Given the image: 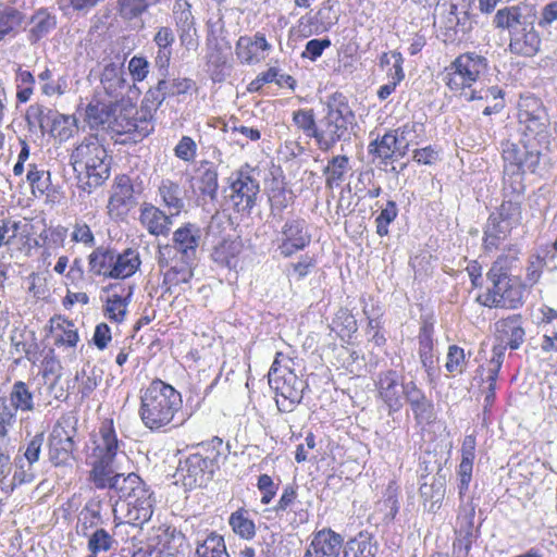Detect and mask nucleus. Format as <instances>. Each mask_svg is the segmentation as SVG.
<instances>
[{"label": "nucleus", "mask_w": 557, "mask_h": 557, "mask_svg": "<svg viewBox=\"0 0 557 557\" xmlns=\"http://www.w3.org/2000/svg\"><path fill=\"white\" fill-rule=\"evenodd\" d=\"M106 488L114 491L119 499L113 506L115 525L143 528L153 513V492L139 475L132 472L115 478Z\"/></svg>", "instance_id": "nucleus-1"}, {"label": "nucleus", "mask_w": 557, "mask_h": 557, "mask_svg": "<svg viewBox=\"0 0 557 557\" xmlns=\"http://www.w3.org/2000/svg\"><path fill=\"white\" fill-rule=\"evenodd\" d=\"M355 124V113L347 98L338 92L330 96L319 119L318 149L329 152L337 143L349 141Z\"/></svg>", "instance_id": "nucleus-2"}, {"label": "nucleus", "mask_w": 557, "mask_h": 557, "mask_svg": "<svg viewBox=\"0 0 557 557\" xmlns=\"http://www.w3.org/2000/svg\"><path fill=\"white\" fill-rule=\"evenodd\" d=\"M70 162L83 189L91 193L110 176L111 159L97 137L89 136L75 147Z\"/></svg>", "instance_id": "nucleus-3"}, {"label": "nucleus", "mask_w": 557, "mask_h": 557, "mask_svg": "<svg viewBox=\"0 0 557 557\" xmlns=\"http://www.w3.org/2000/svg\"><path fill=\"white\" fill-rule=\"evenodd\" d=\"M182 407L181 394L170 384L153 380L140 397L139 416L151 431L166 426Z\"/></svg>", "instance_id": "nucleus-4"}, {"label": "nucleus", "mask_w": 557, "mask_h": 557, "mask_svg": "<svg viewBox=\"0 0 557 557\" xmlns=\"http://www.w3.org/2000/svg\"><path fill=\"white\" fill-rule=\"evenodd\" d=\"M509 252L498 257L487 272V280L492 284L484 300L487 307L516 309L522 305L524 289L516 278L509 276V268L517 259L519 249L513 246Z\"/></svg>", "instance_id": "nucleus-5"}, {"label": "nucleus", "mask_w": 557, "mask_h": 557, "mask_svg": "<svg viewBox=\"0 0 557 557\" xmlns=\"http://www.w3.org/2000/svg\"><path fill=\"white\" fill-rule=\"evenodd\" d=\"M120 451V441L113 429L112 421L101 424L95 440L92 450V469L90 480L97 488H106L115 478L124 475L117 473L113 467L114 460Z\"/></svg>", "instance_id": "nucleus-6"}, {"label": "nucleus", "mask_w": 557, "mask_h": 557, "mask_svg": "<svg viewBox=\"0 0 557 557\" xmlns=\"http://www.w3.org/2000/svg\"><path fill=\"white\" fill-rule=\"evenodd\" d=\"M201 243V228L194 223H185L172 234V243L159 247L160 265L170 262L195 264Z\"/></svg>", "instance_id": "nucleus-7"}, {"label": "nucleus", "mask_w": 557, "mask_h": 557, "mask_svg": "<svg viewBox=\"0 0 557 557\" xmlns=\"http://www.w3.org/2000/svg\"><path fill=\"white\" fill-rule=\"evenodd\" d=\"M519 131L528 141L537 145L548 144L549 116L542 100L533 97H522L518 103Z\"/></svg>", "instance_id": "nucleus-8"}, {"label": "nucleus", "mask_w": 557, "mask_h": 557, "mask_svg": "<svg viewBox=\"0 0 557 557\" xmlns=\"http://www.w3.org/2000/svg\"><path fill=\"white\" fill-rule=\"evenodd\" d=\"M487 67L485 57L476 52H465L445 67L443 81L451 91L461 92L478 82Z\"/></svg>", "instance_id": "nucleus-9"}, {"label": "nucleus", "mask_w": 557, "mask_h": 557, "mask_svg": "<svg viewBox=\"0 0 557 557\" xmlns=\"http://www.w3.org/2000/svg\"><path fill=\"white\" fill-rule=\"evenodd\" d=\"M228 181L225 198L230 207L237 213L249 215L260 193V184L255 176V170L245 164L232 173Z\"/></svg>", "instance_id": "nucleus-10"}, {"label": "nucleus", "mask_w": 557, "mask_h": 557, "mask_svg": "<svg viewBox=\"0 0 557 557\" xmlns=\"http://www.w3.org/2000/svg\"><path fill=\"white\" fill-rule=\"evenodd\" d=\"M219 469V454L209 449L207 454L200 450L190 454L180 461L177 474L188 488L206 486Z\"/></svg>", "instance_id": "nucleus-11"}, {"label": "nucleus", "mask_w": 557, "mask_h": 557, "mask_svg": "<svg viewBox=\"0 0 557 557\" xmlns=\"http://www.w3.org/2000/svg\"><path fill=\"white\" fill-rule=\"evenodd\" d=\"M311 243V233L307 221L299 216L288 218L280 232L278 251L284 258H289L304 250Z\"/></svg>", "instance_id": "nucleus-12"}, {"label": "nucleus", "mask_w": 557, "mask_h": 557, "mask_svg": "<svg viewBox=\"0 0 557 557\" xmlns=\"http://www.w3.org/2000/svg\"><path fill=\"white\" fill-rule=\"evenodd\" d=\"M396 370H385L377 374L375 387L379 398L387 406L388 414L398 412L404 406L407 382Z\"/></svg>", "instance_id": "nucleus-13"}, {"label": "nucleus", "mask_w": 557, "mask_h": 557, "mask_svg": "<svg viewBox=\"0 0 557 557\" xmlns=\"http://www.w3.org/2000/svg\"><path fill=\"white\" fill-rule=\"evenodd\" d=\"M269 384L276 391V406L282 412H292L302 399L305 382L293 370L272 379Z\"/></svg>", "instance_id": "nucleus-14"}, {"label": "nucleus", "mask_w": 557, "mask_h": 557, "mask_svg": "<svg viewBox=\"0 0 557 557\" xmlns=\"http://www.w3.org/2000/svg\"><path fill=\"white\" fill-rule=\"evenodd\" d=\"M136 203L134 186L131 178L126 175L116 177L107 207L109 215L114 219L123 218Z\"/></svg>", "instance_id": "nucleus-15"}, {"label": "nucleus", "mask_w": 557, "mask_h": 557, "mask_svg": "<svg viewBox=\"0 0 557 557\" xmlns=\"http://www.w3.org/2000/svg\"><path fill=\"white\" fill-rule=\"evenodd\" d=\"M49 459L55 466H64L73 458V435L63 425L53 426L48 438Z\"/></svg>", "instance_id": "nucleus-16"}, {"label": "nucleus", "mask_w": 557, "mask_h": 557, "mask_svg": "<svg viewBox=\"0 0 557 557\" xmlns=\"http://www.w3.org/2000/svg\"><path fill=\"white\" fill-rule=\"evenodd\" d=\"M343 544L344 539L341 534L324 528L313 534L305 554H311V557H338Z\"/></svg>", "instance_id": "nucleus-17"}, {"label": "nucleus", "mask_w": 557, "mask_h": 557, "mask_svg": "<svg viewBox=\"0 0 557 557\" xmlns=\"http://www.w3.org/2000/svg\"><path fill=\"white\" fill-rule=\"evenodd\" d=\"M405 400L410 406L418 424L432 421L434 417L433 403L413 381L407 382Z\"/></svg>", "instance_id": "nucleus-18"}, {"label": "nucleus", "mask_w": 557, "mask_h": 557, "mask_svg": "<svg viewBox=\"0 0 557 557\" xmlns=\"http://www.w3.org/2000/svg\"><path fill=\"white\" fill-rule=\"evenodd\" d=\"M540 47L541 37L532 21L510 36L509 49L515 54L533 57L540 51Z\"/></svg>", "instance_id": "nucleus-19"}, {"label": "nucleus", "mask_w": 557, "mask_h": 557, "mask_svg": "<svg viewBox=\"0 0 557 557\" xmlns=\"http://www.w3.org/2000/svg\"><path fill=\"white\" fill-rule=\"evenodd\" d=\"M149 202H144L140 208L139 220L149 234L154 236L168 235L172 225V216Z\"/></svg>", "instance_id": "nucleus-20"}, {"label": "nucleus", "mask_w": 557, "mask_h": 557, "mask_svg": "<svg viewBox=\"0 0 557 557\" xmlns=\"http://www.w3.org/2000/svg\"><path fill=\"white\" fill-rule=\"evenodd\" d=\"M272 46L268 42L264 34L257 32L252 38L247 36L239 37L236 44V54L242 62L247 64L259 63L265 55L259 54L258 50L270 51Z\"/></svg>", "instance_id": "nucleus-21"}, {"label": "nucleus", "mask_w": 557, "mask_h": 557, "mask_svg": "<svg viewBox=\"0 0 557 557\" xmlns=\"http://www.w3.org/2000/svg\"><path fill=\"white\" fill-rule=\"evenodd\" d=\"M100 83L109 97L115 100L122 98L128 88L123 64L114 62L106 64L101 73Z\"/></svg>", "instance_id": "nucleus-22"}, {"label": "nucleus", "mask_w": 557, "mask_h": 557, "mask_svg": "<svg viewBox=\"0 0 557 557\" xmlns=\"http://www.w3.org/2000/svg\"><path fill=\"white\" fill-rule=\"evenodd\" d=\"M495 325L498 337L506 343V345H503L505 348L509 346L511 349H518L521 346L525 332L522 327L520 314L502 319Z\"/></svg>", "instance_id": "nucleus-23"}, {"label": "nucleus", "mask_w": 557, "mask_h": 557, "mask_svg": "<svg viewBox=\"0 0 557 557\" xmlns=\"http://www.w3.org/2000/svg\"><path fill=\"white\" fill-rule=\"evenodd\" d=\"M524 9L521 5H511L498 10L494 16V25L497 28L508 29L511 36L513 32L521 29L531 22L523 13Z\"/></svg>", "instance_id": "nucleus-24"}, {"label": "nucleus", "mask_w": 557, "mask_h": 557, "mask_svg": "<svg viewBox=\"0 0 557 557\" xmlns=\"http://www.w3.org/2000/svg\"><path fill=\"white\" fill-rule=\"evenodd\" d=\"M29 23L32 27L28 30L27 39L35 45L57 27V17L47 9H39L32 15Z\"/></svg>", "instance_id": "nucleus-25"}, {"label": "nucleus", "mask_w": 557, "mask_h": 557, "mask_svg": "<svg viewBox=\"0 0 557 557\" xmlns=\"http://www.w3.org/2000/svg\"><path fill=\"white\" fill-rule=\"evenodd\" d=\"M513 230L511 225L492 213L484 231V246L486 249L496 248L498 243L505 239Z\"/></svg>", "instance_id": "nucleus-26"}, {"label": "nucleus", "mask_w": 557, "mask_h": 557, "mask_svg": "<svg viewBox=\"0 0 557 557\" xmlns=\"http://www.w3.org/2000/svg\"><path fill=\"white\" fill-rule=\"evenodd\" d=\"M197 557H230L222 535L210 532L205 537L197 539Z\"/></svg>", "instance_id": "nucleus-27"}, {"label": "nucleus", "mask_w": 557, "mask_h": 557, "mask_svg": "<svg viewBox=\"0 0 557 557\" xmlns=\"http://www.w3.org/2000/svg\"><path fill=\"white\" fill-rule=\"evenodd\" d=\"M375 553L376 544L368 532H359L344 547V557H374Z\"/></svg>", "instance_id": "nucleus-28"}, {"label": "nucleus", "mask_w": 557, "mask_h": 557, "mask_svg": "<svg viewBox=\"0 0 557 557\" xmlns=\"http://www.w3.org/2000/svg\"><path fill=\"white\" fill-rule=\"evenodd\" d=\"M349 170V158L345 154L333 156L323 169L326 188L333 189L344 181Z\"/></svg>", "instance_id": "nucleus-29"}, {"label": "nucleus", "mask_w": 557, "mask_h": 557, "mask_svg": "<svg viewBox=\"0 0 557 557\" xmlns=\"http://www.w3.org/2000/svg\"><path fill=\"white\" fill-rule=\"evenodd\" d=\"M24 20L25 14L22 11L12 5L0 3V39L15 35Z\"/></svg>", "instance_id": "nucleus-30"}, {"label": "nucleus", "mask_w": 557, "mask_h": 557, "mask_svg": "<svg viewBox=\"0 0 557 557\" xmlns=\"http://www.w3.org/2000/svg\"><path fill=\"white\" fill-rule=\"evenodd\" d=\"M158 194L162 199L163 205L169 209L173 210L174 215H177L184 208V199L182 196V189L180 185L169 178L162 180Z\"/></svg>", "instance_id": "nucleus-31"}, {"label": "nucleus", "mask_w": 557, "mask_h": 557, "mask_svg": "<svg viewBox=\"0 0 557 557\" xmlns=\"http://www.w3.org/2000/svg\"><path fill=\"white\" fill-rule=\"evenodd\" d=\"M140 265L139 253L133 249H126L116 255L114 252V267L112 278H126L133 275Z\"/></svg>", "instance_id": "nucleus-32"}, {"label": "nucleus", "mask_w": 557, "mask_h": 557, "mask_svg": "<svg viewBox=\"0 0 557 557\" xmlns=\"http://www.w3.org/2000/svg\"><path fill=\"white\" fill-rule=\"evenodd\" d=\"M396 151H403L398 141V134L389 131L381 138L375 139L369 145V153L386 161L393 158Z\"/></svg>", "instance_id": "nucleus-33"}, {"label": "nucleus", "mask_w": 557, "mask_h": 557, "mask_svg": "<svg viewBox=\"0 0 557 557\" xmlns=\"http://www.w3.org/2000/svg\"><path fill=\"white\" fill-rule=\"evenodd\" d=\"M490 99H492L494 101V103H493V106H486L483 109L484 115L496 114L505 108L504 91L497 86H492L490 88L482 89L480 91L472 90L471 92L466 94L467 101H474V100L490 101Z\"/></svg>", "instance_id": "nucleus-34"}, {"label": "nucleus", "mask_w": 557, "mask_h": 557, "mask_svg": "<svg viewBox=\"0 0 557 557\" xmlns=\"http://www.w3.org/2000/svg\"><path fill=\"white\" fill-rule=\"evenodd\" d=\"M11 350L10 354L15 358L17 363L21 358L25 357L29 361H34L36 355V344L27 339V335L24 331H20L17 327L11 331L10 334Z\"/></svg>", "instance_id": "nucleus-35"}, {"label": "nucleus", "mask_w": 557, "mask_h": 557, "mask_svg": "<svg viewBox=\"0 0 557 557\" xmlns=\"http://www.w3.org/2000/svg\"><path fill=\"white\" fill-rule=\"evenodd\" d=\"M51 331L55 333V345H66L75 347L79 341L77 330L72 321L62 317H55L50 320Z\"/></svg>", "instance_id": "nucleus-36"}, {"label": "nucleus", "mask_w": 557, "mask_h": 557, "mask_svg": "<svg viewBox=\"0 0 557 557\" xmlns=\"http://www.w3.org/2000/svg\"><path fill=\"white\" fill-rule=\"evenodd\" d=\"M35 394L30 392L28 385L23 381H16L12 385L9 400L13 409L23 412H29L35 409Z\"/></svg>", "instance_id": "nucleus-37"}, {"label": "nucleus", "mask_w": 557, "mask_h": 557, "mask_svg": "<svg viewBox=\"0 0 557 557\" xmlns=\"http://www.w3.org/2000/svg\"><path fill=\"white\" fill-rule=\"evenodd\" d=\"M394 132L398 134L399 146L403 149L400 156H404L411 145H419L425 137L424 124L416 121L408 122Z\"/></svg>", "instance_id": "nucleus-38"}, {"label": "nucleus", "mask_w": 557, "mask_h": 557, "mask_svg": "<svg viewBox=\"0 0 557 557\" xmlns=\"http://www.w3.org/2000/svg\"><path fill=\"white\" fill-rule=\"evenodd\" d=\"M292 121L296 128L301 132L306 138L313 139L317 144L319 120L315 119L312 109H298L294 111Z\"/></svg>", "instance_id": "nucleus-39"}, {"label": "nucleus", "mask_w": 557, "mask_h": 557, "mask_svg": "<svg viewBox=\"0 0 557 557\" xmlns=\"http://www.w3.org/2000/svg\"><path fill=\"white\" fill-rule=\"evenodd\" d=\"M114 251L104 248L95 249L89 256V269L96 275L112 277Z\"/></svg>", "instance_id": "nucleus-40"}, {"label": "nucleus", "mask_w": 557, "mask_h": 557, "mask_svg": "<svg viewBox=\"0 0 557 557\" xmlns=\"http://www.w3.org/2000/svg\"><path fill=\"white\" fill-rule=\"evenodd\" d=\"M165 78L159 79L156 86L149 88L141 101V112L144 113L145 120L149 117L152 120L153 113L161 107L163 101L166 99L164 94Z\"/></svg>", "instance_id": "nucleus-41"}, {"label": "nucleus", "mask_w": 557, "mask_h": 557, "mask_svg": "<svg viewBox=\"0 0 557 557\" xmlns=\"http://www.w3.org/2000/svg\"><path fill=\"white\" fill-rule=\"evenodd\" d=\"M493 355L487 363V377L486 382L488 383L487 389L488 393L485 397V401L488 404L494 399L496 380L498 376V372L504 361L505 347L504 346H494L492 350Z\"/></svg>", "instance_id": "nucleus-42"}, {"label": "nucleus", "mask_w": 557, "mask_h": 557, "mask_svg": "<svg viewBox=\"0 0 557 557\" xmlns=\"http://www.w3.org/2000/svg\"><path fill=\"white\" fill-rule=\"evenodd\" d=\"M169 267V270L164 274V283L171 285L187 284L194 276L195 264H187L184 262H173L163 264L162 267Z\"/></svg>", "instance_id": "nucleus-43"}, {"label": "nucleus", "mask_w": 557, "mask_h": 557, "mask_svg": "<svg viewBox=\"0 0 557 557\" xmlns=\"http://www.w3.org/2000/svg\"><path fill=\"white\" fill-rule=\"evenodd\" d=\"M174 530L170 533L169 528H158L154 535L150 537L151 557H176L169 548L170 537Z\"/></svg>", "instance_id": "nucleus-44"}, {"label": "nucleus", "mask_w": 557, "mask_h": 557, "mask_svg": "<svg viewBox=\"0 0 557 557\" xmlns=\"http://www.w3.org/2000/svg\"><path fill=\"white\" fill-rule=\"evenodd\" d=\"M26 178L33 191L38 190L41 195H44L50 186V173L45 170H39L35 163L28 164Z\"/></svg>", "instance_id": "nucleus-45"}, {"label": "nucleus", "mask_w": 557, "mask_h": 557, "mask_svg": "<svg viewBox=\"0 0 557 557\" xmlns=\"http://www.w3.org/2000/svg\"><path fill=\"white\" fill-rule=\"evenodd\" d=\"M218 171L209 168L202 172L199 178V190L203 196L209 197L211 201L218 197L219 181Z\"/></svg>", "instance_id": "nucleus-46"}, {"label": "nucleus", "mask_w": 557, "mask_h": 557, "mask_svg": "<svg viewBox=\"0 0 557 557\" xmlns=\"http://www.w3.org/2000/svg\"><path fill=\"white\" fill-rule=\"evenodd\" d=\"M126 298L122 295L113 293L107 299L106 314L114 322H122L126 314Z\"/></svg>", "instance_id": "nucleus-47"}, {"label": "nucleus", "mask_w": 557, "mask_h": 557, "mask_svg": "<svg viewBox=\"0 0 557 557\" xmlns=\"http://www.w3.org/2000/svg\"><path fill=\"white\" fill-rule=\"evenodd\" d=\"M535 141L525 140V151L521 162L518 165L517 171L513 173L522 174L525 171L535 172L539 163H540V150L535 147Z\"/></svg>", "instance_id": "nucleus-48"}, {"label": "nucleus", "mask_w": 557, "mask_h": 557, "mask_svg": "<svg viewBox=\"0 0 557 557\" xmlns=\"http://www.w3.org/2000/svg\"><path fill=\"white\" fill-rule=\"evenodd\" d=\"M120 120H125V125L121 124V128H116V132L120 134L137 132L140 136H147L153 131L151 120H149V117L145 120L144 115L140 117V124L137 123V120H127L122 115L115 119V123L120 124Z\"/></svg>", "instance_id": "nucleus-49"}, {"label": "nucleus", "mask_w": 557, "mask_h": 557, "mask_svg": "<svg viewBox=\"0 0 557 557\" xmlns=\"http://www.w3.org/2000/svg\"><path fill=\"white\" fill-rule=\"evenodd\" d=\"M173 15L177 27V32L183 30L185 28L195 27L190 5L187 2H182L181 0L175 1L173 8Z\"/></svg>", "instance_id": "nucleus-50"}, {"label": "nucleus", "mask_w": 557, "mask_h": 557, "mask_svg": "<svg viewBox=\"0 0 557 557\" xmlns=\"http://www.w3.org/2000/svg\"><path fill=\"white\" fill-rule=\"evenodd\" d=\"M113 543V537L104 529H98L89 537L88 549L91 552L90 555L96 556L100 552L111 549Z\"/></svg>", "instance_id": "nucleus-51"}, {"label": "nucleus", "mask_w": 557, "mask_h": 557, "mask_svg": "<svg viewBox=\"0 0 557 557\" xmlns=\"http://www.w3.org/2000/svg\"><path fill=\"white\" fill-rule=\"evenodd\" d=\"M494 214L515 228L521 222V206L519 202L504 201Z\"/></svg>", "instance_id": "nucleus-52"}, {"label": "nucleus", "mask_w": 557, "mask_h": 557, "mask_svg": "<svg viewBox=\"0 0 557 557\" xmlns=\"http://www.w3.org/2000/svg\"><path fill=\"white\" fill-rule=\"evenodd\" d=\"M86 120L91 128H98L109 123L110 112L108 107L103 103L88 104L86 109Z\"/></svg>", "instance_id": "nucleus-53"}, {"label": "nucleus", "mask_w": 557, "mask_h": 557, "mask_svg": "<svg viewBox=\"0 0 557 557\" xmlns=\"http://www.w3.org/2000/svg\"><path fill=\"white\" fill-rule=\"evenodd\" d=\"M173 151L177 159L186 163H193L197 153V144L190 136H183Z\"/></svg>", "instance_id": "nucleus-54"}, {"label": "nucleus", "mask_w": 557, "mask_h": 557, "mask_svg": "<svg viewBox=\"0 0 557 557\" xmlns=\"http://www.w3.org/2000/svg\"><path fill=\"white\" fill-rule=\"evenodd\" d=\"M230 524L233 531L244 539H250L256 533L255 523L240 512L232 513Z\"/></svg>", "instance_id": "nucleus-55"}, {"label": "nucleus", "mask_w": 557, "mask_h": 557, "mask_svg": "<svg viewBox=\"0 0 557 557\" xmlns=\"http://www.w3.org/2000/svg\"><path fill=\"white\" fill-rule=\"evenodd\" d=\"M119 12L123 18L133 20L143 14L147 8V0H117Z\"/></svg>", "instance_id": "nucleus-56"}, {"label": "nucleus", "mask_w": 557, "mask_h": 557, "mask_svg": "<svg viewBox=\"0 0 557 557\" xmlns=\"http://www.w3.org/2000/svg\"><path fill=\"white\" fill-rule=\"evenodd\" d=\"M397 216L396 203L392 200L387 201L386 207L382 209L381 213L375 219L376 233L381 237L388 234V224L392 223Z\"/></svg>", "instance_id": "nucleus-57"}, {"label": "nucleus", "mask_w": 557, "mask_h": 557, "mask_svg": "<svg viewBox=\"0 0 557 557\" xmlns=\"http://www.w3.org/2000/svg\"><path fill=\"white\" fill-rule=\"evenodd\" d=\"M503 159L506 163L515 166L517 171L519 163L521 162L525 151V138H523V146L520 147L518 144L512 141H504L502 144Z\"/></svg>", "instance_id": "nucleus-58"}, {"label": "nucleus", "mask_w": 557, "mask_h": 557, "mask_svg": "<svg viewBox=\"0 0 557 557\" xmlns=\"http://www.w3.org/2000/svg\"><path fill=\"white\" fill-rule=\"evenodd\" d=\"M44 367V376L47 377L48 375H54L52 381L49 383L48 389L54 391L55 387L60 384L61 380V362L55 358L53 352L51 351L50 355H47L42 361Z\"/></svg>", "instance_id": "nucleus-59"}, {"label": "nucleus", "mask_w": 557, "mask_h": 557, "mask_svg": "<svg viewBox=\"0 0 557 557\" xmlns=\"http://www.w3.org/2000/svg\"><path fill=\"white\" fill-rule=\"evenodd\" d=\"M466 366V355L462 348L457 345L448 347L445 368L450 373H461Z\"/></svg>", "instance_id": "nucleus-60"}, {"label": "nucleus", "mask_w": 557, "mask_h": 557, "mask_svg": "<svg viewBox=\"0 0 557 557\" xmlns=\"http://www.w3.org/2000/svg\"><path fill=\"white\" fill-rule=\"evenodd\" d=\"M165 88L164 94L165 97H175L180 95L188 94L195 86V83L190 78H174V79H165Z\"/></svg>", "instance_id": "nucleus-61"}, {"label": "nucleus", "mask_w": 557, "mask_h": 557, "mask_svg": "<svg viewBox=\"0 0 557 557\" xmlns=\"http://www.w3.org/2000/svg\"><path fill=\"white\" fill-rule=\"evenodd\" d=\"M16 412L5 398L0 397V436H5L9 428L15 423Z\"/></svg>", "instance_id": "nucleus-62"}, {"label": "nucleus", "mask_w": 557, "mask_h": 557, "mask_svg": "<svg viewBox=\"0 0 557 557\" xmlns=\"http://www.w3.org/2000/svg\"><path fill=\"white\" fill-rule=\"evenodd\" d=\"M420 494L424 500H432L430 509H433L444 496L443 482L441 480H434L431 484H422L420 486Z\"/></svg>", "instance_id": "nucleus-63"}, {"label": "nucleus", "mask_w": 557, "mask_h": 557, "mask_svg": "<svg viewBox=\"0 0 557 557\" xmlns=\"http://www.w3.org/2000/svg\"><path fill=\"white\" fill-rule=\"evenodd\" d=\"M149 62L144 57L134 55L128 61V71L135 82H143L149 74Z\"/></svg>", "instance_id": "nucleus-64"}]
</instances>
